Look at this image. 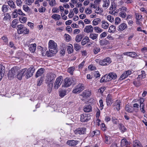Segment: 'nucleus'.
Segmentation results:
<instances>
[{
    "label": "nucleus",
    "mask_w": 147,
    "mask_h": 147,
    "mask_svg": "<svg viewBox=\"0 0 147 147\" xmlns=\"http://www.w3.org/2000/svg\"><path fill=\"white\" fill-rule=\"evenodd\" d=\"M57 44L53 40H50L49 42V51L46 52V54L48 57H51L57 52Z\"/></svg>",
    "instance_id": "f257e3e1"
},
{
    "label": "nucleus",
    "mask_w": 147,
    "mask_h": 147,
    "mask_svg": "<svg viewBox=\"0 0 147 147\" xmlns=\"http://www.w3.org/2000/svg\"><path fill=\"white\" fill-rule=\"evenodd\" d=\"M56 77V74L53 73H48L47 75V80L48 82H50L48 85L49 88L48 89V91L49 93H50L51 91L53 86V83Z\"/></svg>",
    "instance_id": "f03ea898"
},
{
    "label": "nucleus",
    "mask_w": 147,
    "mask_h": 147,
    "mask_svg": "<svg viewBox=\"0 0 147 147\" xmlns=\"http://www.w3.org/2000/svg\"><path fill=\"white\" fill-rule=\"evenodd\" d=\"M17 27L18 28L17 32L19 34H27L29 33V30L24 27L23 24L18 25H17Z\"/></svg>",
    "instance_id": "7ed1b4c3"
},
{
    "label": "nucleus",
    "mask_w": 147,
    "mask_h": 147,
    "mask_svg": "<svg viewBox=\"0 0 147 147\" xmlns=\"http://www.w3.org/2000/svg\"><path fill=\"white\" fill-rule=\"evenodd\" d=\"M73 79L72 78H66L64 80L62 84V87H68L70 86L73 83Z\"/></svg>",
    "instance_id": "20e7f679"
},
{
    "label": "nucleus",
    "mask_w": 147,
    "mask_h": 147,
    "mask_svg": "<svg viewBox=\"0 0 147 147\" xmlns=\"http://www.w3.org/2000/svg\"><path fill=\"white\" fill-rule=\"evenodd\" d=\"M84 89V85L79 84L77 85L73 89L72 92L74 93H79Z\"/></svg>",
    "instance_id": "39448f33"
},
{
    "label": "nucleus",
    "mask_w": 147,
    "mask_h": 147,
    "mask_svg": "<svg viewBox=\"0 0 147 147\" xmlns=\"http://www.w3.org/2000/svg\"><path fill=\"white\" fill-rule=\"evenodd\" d=\"M19 68L17 67L12 68L11 70L9 71L8 76L9 77L13 78L16 74L18 73Z\"/></svg>",
    "instance_id": "423d86ee"
},
{
    "label": "nucleus",
    "mask_w": 147,
    "mask_h": 147,
    "mask_svg": "<svg viewBox=\"0 0 147 147\" xmlns=\"http://www.w3.org/2000/svg\"><path fill=\"white\" fill-rule=\"evenodd\" d=\"M111 62V59L109 57H107L103 60H100L99 63L100 65L106 66L108 65Z\"/></svg>",
    "instance_id": "0eeeda50"
},
{
    "label": "nucleus",
    "mask_w": 147,
    "mask_h": 147,
    "mask_svg": "<svg viewBox=\"0 0 147 147\" xmlns=\"http://www.w3.org/2000/svg\"><path fill=\"white\" fill-rule=\"evenodd\" d=\"M62 77L59 76L57 78L54 84V88L55 89H57L62 84Z\"/></svg>",
    "instance_id": "6e6552de"
},
{
    "label": "nucleus",
    "mask_w": 147,
    "mask_h": 147,
    "mask_svg": "<svg viewBox=\"0 0 147 147\" xmlns=\"http://www.w3.org/2000/svg\"><path fill=\"white\" fill-rule=\"evenodd\" d=\"M86 129L85 127L78 128L76 129L74 132L76 134H86Z\"/></svg>",
    "instance_id": "1a4fd4ad"
},
{
    "label": "nucleus",
    "mask_w": 147,
    "mask_h": 147,
    "mask_svg": "<svg viewBox=\"0 0 147 147\" xmlns=\"http://www.w3.org/2000/svg\"><path fill=\"white\" fill-rule=\"evenodd\" d=\"M34 71V69L33 68H29L27 69L26 78L28 79L31 77Z\"/></svg>",
    "instance_id": "9d476101"
},
{
    "label": "nucleus",
    "mask_w": 147,
    "mask_h": 147,
    "mask_svg": "<svg viewBox=\"0 0 147 147\" xmlns=\"http://www.w3.org/2000/svg\"><path fill=\"white\" fill-rule=\"evenodd\" d=\"M136 24L139 26H142V16L138 13H136Z\"/></svg>",
    "instance_id": "9b49d317"
},
{
    "label": "nucleus",
    "mask_w": 147,
    "mask_h": 147,
    "mask_svg": "<svg viewBox=\"0 0 147 147\" xmlns=\"http://www.w3.org/2000/svg\"><path fill=\"white\" fill-rule=\"evenodd\" d=\"M131 73V70H129L123 72L121 76L119 79L120 80H123L127 78L128 76L130 75Z\"/></svg>",
    "instance_id": "f8f14e48"
},
{
    "label": "nucleus",
    "mask_w": 147,
    "mask_h": 147,
    "mask_svg": "<svg viewBox=\"0 0 147 147\" xmlns=\"http://www.w3.org/2000/svg\"><path fill=\"white\" fill-rule=\"evenodd\" d=\"M93 29L94 28L92 25H88L85 27L84 29V32L87 33H91L93 32Z\"/></svg>",
    "instance_id": "ddd939ff"
},
{
    "label": "nucleus",
    "mask_w": 147,
    "mask_h": 147,
    "mask_svg": "<svg viewBox=\"0 0 147 147\" xmlns=\"http://www.w3.org/2000/svg\"><path fill=\"white\" fill-rule=\"evenodd\" d=\"M103 139L105 143L108 144H111L113 142V139L109 136L105 135Z\"/></svg>",
    "instance_id": "4468645a"
},
{
    "label": "nucleus",
    "mask_w": 147,
    "mask_h": 147,
    "mask_svg": "<svg viewBox=\"0 0 147 147\" xmlns=\"http://www.w3.org/2000/svg\"><path fill=\"white\" fill-rule=\"evenodd\" d=\"M127 25L126 23H122L118 26L117 30L119 32H121L127 28Z\"/></svg>",
    "instance_id": "2eb2a0df"
},
{
    "label": "nucleus",
    "mask_w": 147,
    "mask_h": 147,
    "mask_svg": "<svg viewBox=\"0 0 147 147\" xmlns=\"http://www.w3.org/2000/svg\"><path fill=\"white\" fill-rule=\"evenodd\" d=\"M121 102L119 100H117L113 103V106L114 109H116L117 111L120 109V103Z\"/></svg>",
    "instance_id": "dca6fc26"
},
{
    "label": "nucleus",
    "mask_w": 147,
    "mask_h": 147,
    "mask_svg": "<svg viewBox=\"0 0 147 147\" xmlns=\"http://www.w3.org/2000/svg\"><path fill=\"white\" fill-rule=\"evenodd\" d=\"M112 100L111 96L109 94H108L106 99V102L108 106H110L111 105Z\"/></svg>",
    "instance_id": "f3484780"
},
{
    "label": "nucleus",
    "mask_w": 147,
    "mask_h": 147,
    "mask_svg": "<svg viewBox=\"0 0 147 147\" xmlns=\"http://www.w3.org/2000/svg\"><path fill=\"white\" fill-rule=\"evenodd\" d=\"M5 68L4 66L0 65V81L4 76V74L5 71Z\"/></svg>",
    "instance_id": "a211bd4d"
},
{
    "label": "nucleus",
    "mask_w": 147,
    "mask_h": 147,
    "mask_svg": "<svg viewBox=\"0 0 147 147\" xmlns=\"http://www.w3.org/2000/svg\"><path fill=\"white\" fill-rule=\"evenodd\" d=\"M98 34L94 33H90L89 35V38L92 40L96 41L98 39Z\"/></svg>",
    "instance_id": "6ab92c4d"
},
{
    "label": "nucleus",
    "mask_w": 147,
    "mask_h": 147,
    "mask_svg": "<svg viewBox=\"0 0 147 147\" xmlns=\"http://www.w3.org/2000/svg\"><path fill=\"white\" fill-rule=\"evenodd\" d=\"M138 77L137 78L140 80H142L143 78H144L146 77V74L144 71H141L138 73Z\"/></svg>",
    "instance_id": "aec40b11"
},
{
    "label": "nucleus",
    "mask_w": 147,
    "mask_h": 147,
    "mask_svg": "<svg viewBox=\"0 0 147 147\" xmlns=\"http://www.w3.org/2000/svg\"><path fill=\"white\" fill-rule=\"evenodd\" d=\"M45 69L43 68H41L39 69L36 73L35 76L36 78L41 76L42 74L44 72Z\"/></svg>",
    "instance_id": "412c9836"
},
{
    "label": "nucleus",
    "mask_w": 147,
    "mask_h": 147,
    "mask_svg": "<svg viewBox=\"0 0 147 147\" xmlns=\"http://www.w3.org/2000/svg\"><path fill=\"white\" fill-rule=\"evenodd\" d=\"M30 51L32 53L35 52L36 49V44L35 43L29 45L28 46Z\"/></svg>",
    "instance_id": "4be33fe9"
},
{
    "label": "nucleus",
    "mask_w": 147,
    "mask_h": 147,
    "mask_svg": "<svg viewBox=\"0 0 147 147\" xmlns=\"http://www.w3.org/2000/svg\"><path fill=\"white\" fill-rule=\"evenodd\" d=\"M89 118L86 115L82 114L81 115L80 120L82 122H87L89 120Z\"/></svg>",
    "instance_id": "5701e85b"
},
{
    "label": "nucleus",
    "mask_w": 147,
    "mask_h": 147,
    "mask_svg": "<svg viewBox=\"0 0 147 147\" xmlns=\"http://www.w3.org/2000/svg\"><path fill=\"white\" fill-rule=\"evenodd\" d=\"M91 95V92L89 90H86L84 91L82 93V96L83 97L87 98Z\"/></svg>",
    "instance_id": "b1692460"
},
{
    "label": "nucleus",
    "mask_w": 147,
    "mask_h": 147,
    "mask_svg": "<svg viewBox=\"0 0 147 147\" xmlns=\"http://www.w3.org/2000/svg\"><path fill=\"white\" fill-rule=\"evenodd\" d=\"M128 144V142L126 139L123 138L121 140V147H127Z\"/></svg>",
    "instance_id": "393cba45"
},
{
    "label": "nucleus",
    "mask_w": 147,
    "mask_h": 147,
    "mask_svg": "<svg viewBox=\"0 0 147 147\" xmlns=\"http://www.w3.org/2000/svg\"><path fill=\"white\" fill-rule=\"evenodd\" d=\"M67 90L63 89H59V94L60 97L61 98L63 97L66 95Z\"/></svg>",
    "instance_id": "a878e982"
},
{
    "label": "nucleus",
    "mask_w": 147,
    "mask_h": 147,
    "mask_svg": "<svg viewBox=\"0 0 147 147\" xmlns=\"http://www.w3.org/2000/svg\"><path fill=\"white\" fill-rule=\"evenodd\" d=\"M133 147H142V146L139 141L135 140L133 143Z\"/></svg>",
    "instance_id": "bb28decb"
},
{
    "label": "nucleus",
    "mask_w": 147,
    "mask_h": 147,
    "mask_svg": "<svg viewBox=\"0 0 147 147\" xmlns=\"http://www.w3.org/2000/svg\"><path fill=\"white\" fill-rule=\"evenodd\" d=\"M84 111L86 112H89L92 111V107L90 105L85 106L83 109Z\"/></svg>",
    "instance_id": "cd10ccee"
},
{
    "label": "nucleus",
    "mask_w": 147,
    "mask_h": 147,
    "mask_svg": "<svg viewBox=\"0 0 147 147\" xmlns=\"http://www.w3.org/2000/svg\"><path fill=\"white\" fill-rule=\"evenodd\" d=\"M67 144L71 146H74L78 144V142L77 141L75 140H68L67 142Z\"/></svg>",
    "instance_id": "c85d7f7f"
},
{
    "label": "nucleus",
    "mask_w": 147,
    "mask_h": 147,
    "mask_svg": "<svg viewBox=\"0 0 147 147\" xmlns=\"http://www.w3.org/2000/svg\"><path fill=\"white\" fill-rule=\"evenodd\" d=\"M100 50V47L97 45H95L93 49V52L95 54H97Z\"/></svg>",
    "instance_id": "c756f323"
},
{
    "label": "nucleus",
    "mask_w": 147,
    "mask_h": 147,
    "mask_svg": "<svg viewBox=\"0 0 147 147\" xmlns=\"http://www.w3.org/2000/svg\"><path fill=\"white\" fill-rule=\"evenodd\" d=\"M102 27L104 29H107L109 26V24L107 21L105 20L102 21L101 22Z\"/></svg>",
    "instance_id": "7c9ffc66"
},
{
    "label": "nucleus",
    "mask_w": 147,
    "mask_h": 147,
    "mask_svg": "<svg viewBox=\"0 0 147 147\" xmlns=\"http://www.w3.org/2000/svg\"><path fill=\"white\" fill-rule=\"evenodd\" d=\"M103 1L104 3L102 5V7L105 8L106 9L109 6L110 4V1L109 0H103Z\"/></svg>",
    "instance_id": "2f4dec72"
},
{
    "label": "nucleus",
    "mask_w": 147,
    "mask_h": 147,
    "mask_svg": "<svg viewBox=\"0 0 147 147\" xmlns=\"http://www.w3.org/2000/svg\"><path fill=\"white\" fill-rule=\"evenodd\" d=\"M108 75L110 78L111 80L112 79L114 80L116 79L117 77L116 74L114 73H109Z\"/></svg>",
    "instance_id": "473e14b6"
},
{
    "label": "nucleus",
    "mask_w": 147,
    "mask_h": 147,
    "mask_svg": "<svg viewBox=\"0 0 147 147\" xmlns=\"http://www.w3.org/2000/svg\"><path fill=\"white\" fill-rule=\"evenodd\" d=\"M100 21L101 20L100 18L95 19L92 21V25L94 26L97 25Z\"/></svg>",
    "instance_id": "72a5a7b5"
},
{
    "label": "nucleus",
    "mask_w": 147,
    "mask_h": 147,
    "mask_svg": "<svg viewBox=\"0 0 147 147\" xmlns=\"http://www.w3.org/2000/svg\"><path fill=\"white\" fill-rule=\"evenodd\" d=\"M141 80H139V79L137 78L133 82L134 84L136 86H139L140 85V81Z\"/></svg>",
    "instance_id": "f704fd0d"
},
{
    "label": "nucleus",
    "mask_w": 147,
    "mask_h": 147,
    "mask_svg": "<svg viewBox=\"0 0 147 147\" xmlns=\"http://www.w3.org/2000/svg\"><path fill=\"white\" fill-rule=\"evenodd\" d=\"M116 28L115 26L113 25L111 26L108 29V32L110 33H114L116 30Z\"/></svg>",
    "instance_id": "c9c22d12"
},
{
    "label": "nucleus",
    "mask_w": 147,
    "mask_h": 147,
    "mask_svg": "<svg viewBox=\"0 0 147 147\" xmlns=\"http://www.w3.org/2000/svg\"><path fill=\"white\" fill-rule=\"evenodd\" d=\"M89 37L88 36H86L82 41V45H84L89 41Z\"/></svg>",
    "instance_id": "e433bc0d"
},
{
    "label": "nucleus",
    "mask_w": 147,
    "mask_h": 147,
    "mask_svg": "<svg viewBox=\"0 0 147 147\" xmlns=\"http://www.w3.org/2000/svg\"><path fill=\"white\" fill-rule=\"evenodd\" d=\"M101 46H103L109 44V42L106 40H100L99 42Z\"/></svg>",
    "instance_id": "4c0bfd02"
},
{
    "label": "nucleus",
    "mask_w": 147,
    "mask_h": 147,
    "mask_svg": "<svg viewBox=\"0 0 147 147\" xmlns=\"http://www.w3.org/2000/svg\"><path fill=\"white\" fill-rule=\"evenodd\" d=\"M82 38V34H79L76 35L75 38V40L77 42H79Z\"/></svg>",
    "instance_id": "58836bf2"
},
{
    "label": "nucleus",
    "mask_w": 147,
    "mask_h": 147,
    "mask_svg": "<svg viewBox=\"0 0 147 147\" xmlns=\"http://www.w3.org/2000/svg\"><path fill=\"white\" fill-rule=\"evenodd\" d=\"M119 129L122 133H124L127 130L126 128L121 123L119 124Z\"/></svg>",
    "instance_id": "ea45409f"
},
{
    "label": "nucleus",
    "mask_w": 147,
    "mask_h": 147,
    "mask_svg": "<svg viewBox=\"0 0 147 147\" xmlns=\"http://www.w3.org/2000/svg\"><path fill=\"white\" fill-rule=\"evenodd\" d=\"M52 18L56 20H59L61 18L60 15L55 14L52 15Z\"/></svg>",
    "instance_id": "a19ab883"
},
{
    "label": "nucleus",
    "mask_w": 147,
    "mask_h": 147,
    "mask_svg": "<svg viewBox=\"0 0 147 147\" xmlns=\"http://www.w3.org/2000/svg\"><path fill=\"white\" fill-rule=\"evenodd\" d=\"M9 8L8 5H4L2 7V10L3 12H6L8 11Z\"/></svg>",
    "instance_id": "79ce46f5"
},
{
    "label": "nucleus",
    "mask_w": 147,
    "mask_h": 147,
    "mask_svg": "<svg viewBox=\"0 0 147 147\" xmlns=\"http://www.w3.org/2000/svg\"><path fill=\"white\" fill-rule=\"evenodd\" d=\"M7 3L10 7L13 8H16V5L14 2L12 1L9 0L7 1Z\"/></svg>",
    "instance_id": "37998d69"
},
{
    "label": "nucleus",
    "mask_w": 147,
    "mask_h": 147,
    "mask_svg": "<svg viewBox=\"0 0 147 147\" xmlns=\"http://www.w3.org/2000/svg\"><path fill=\"white\" fill-rule=\"evenodd\" d=\"M27 20V18L24 17L23 16H21L19 18V20L22 23H25L26 22Z\"/></svg>",
    "instance_id": "c03bdc74"
},
{
    "label": "nucleus",
    "mask_w": 147,
    "mask_h": 147,
    "mask_svg": "<svg viewBox=\"0 0 147 147\" xmlns=\"http://www.w3.org/2000/svg\"><path fill=\"white\" fill-rule=\"evenodd\" d=\"M94 28L95 31L97 33H100L103 31L102 29L97 26L94 27Z\"/></svg>",
    "instance_id": "a18cd8bd"
},
{
    "label": "nucleus",
    "mask_w": 147,
    "mask_h": 147,
    "mask_svg": "<svg viewBox=\"0 0 147 147\" xmlns=\"http://www.w3.org/2000/svg\"><path fill=\"white\" fill-rule=\"evenodd\" d=\"M18 20L17 19H15L13 20L12 22V23L11 24V26L14 28H16V25L18 23Z\"/></svg>",
    "instance_id": "49530a36"
},
{
    "label": "nucleus",
    "mask_w": 147,
    "mask_h": 147,
    "mask_svg": "<svg viewBox=\"0 0 147 147\" xmlns=\"http://www.w3.org/2000/svg\"><path fill=\"white\" fill-rule=\"evenodd\" d=\"M73 46L71 44H70L68 46V53H71L73 52Z\"/></svg>",
    "instance_id": "de8ad7c7"
},
{
    "label": "nucleus",
    "mask_w": 147,
    "mask_h": 147,
    "mask_svg": "<svg viewBox=\"0 0 147 147\" xmlns=\"http://www.w3.org/2000/svg\"><path fill=\"white\" fill-rule=\"evenodd\" d=\"M26 71H27V69L26 68H24L23 69H22L20 71V73L22 74V75L23 76H26Z\"/></svg>",
    "instance_id": "09e8293b"
},
{
    "label": "nucleus",
    "mask_w": 147,
    "mask_h": 147,
    "mask_svg": "<svg viewBox=\"0 0 147 147\" xmlns=\"http://www.w3.org/2000/svg\"><path fill=\"white\" fill-rule=\"evenodd\" d=\"M117 5H115L114 2L111 3V6L110 8V10H115L116 7Z\"/></svg>",
    "instance_id": "8fccbe9b"
},
{
    "label": "nucleus",
    "mask_w": 147,
    "mask_h": 147,
    "mask_svg": "<svg viewBox=\"0 0 147 147\" xmlns=\"http://www.w3.org/2000/svg\"><path fill=\"white\" fill-rule=\"evenodd\" d=\"M121 19L119 17H116L115 20V25H118L121 22Z\"/></svg>",
    "instance_id": "3c124183"
},
{
    "label": "nucleus",
    "mask_w": 147,
    "mask_h": 147,
    "mask_svg": "<svg viewBox=\"0 0 147 147\" xmlns=\"http://www.w3.org/2000/svg\"><path fill=\"white\" fill-rule=\"evenodd\" d=\"M75 70V68L73 67H71L67 69V71L69 73L71 74L72 75L73 71Z\"/></svg>",
    "instance_id": "603ef678"
},
{
    "label": "nucleus",
    "mask_w": 147,
    "mask_h": 147,
    "mask_svg": "<svg viewBox=\"0 0 147 147\" xmlns=\"http://www.w3.org/2000/svg\"><path fill=\"white\" fill-rule=\"evenodd\" d=\"M107 19L111 22H112L114 21V17L111 15H109L107 16Z\"/></svg>",
    "instance_id": "864d4df0"
},
{
    "label": "nucleus",
    "mask_w": 147,
    "mask_h": 147,
    "mask_svg": "<svg viewBox=\"0 0 147 147\" xmlns=\"http://www.w3.org/2000/svg\"><path fill=\"white\" fill-rule=\"evenodd\" d=\"M125 110L128 112H131L132 111L131 107L128 105H126L125 108Z\"/></svg>",
    "instance_id": "5fc2aeb1"
},
{
    "label": "nucleus",
    "mask_w": 147,
    "mask_h": 147,
    "mask_svg": "<svg viewBox=\"0 0 147 147\" xmlns=\"http://www.w3.org/2000/svg\"><path fill=\"white\" fill-rule=\"evenodd\" d=\"M138 56V54L136 53L135 52H131V53L130 54L129 57L134 58Z\"/></svg>",
    "instance_id": "6e6d98bb"
},
{
    "label": "nucleus",
    "mask_w": 147,
    "mask_h": 147,
    "mask_svg": "<svg viewBox=\"0 0 147 147\" xmlns=\"http://www.w3.org/2000/svg\"><path fill=\"white\" fill-rule=\"evenodd\" d=\"M96 9L95 11V12L96 13H100L102 12V9L100 8L99 7L96 8Z\"/></svg>",
    "instance_id": "4d7b16f0"
},
{
    "label": "nucleus",
    "mask_w": 147,
    "mask_h": 147,
    "mask_svg": "<svg viewBox=\"0 0 147 147\" xmlns=\"http://www.w3.org/2000/svg\"><path fill=\"white\" fill-rule=\"evenodd\" d=\"M119 16L123 18H125L126 17L127 14L125 12H120L119 13Z\"/></svg>",
    "instance_id": "13d9d810"
},
{
    "label": "nucleus",
    "mask_w": 147,
    "mask_h": 147,
    "mask_svg": "<svg viewBox=\"0 0 147 147\" xmlns=\"http://www.w3.org/2000/svg\"><path fill=\"white\" fill-rule=\"evenodd\" d=\"M120 11L121 12H125V11H127V8L125 7H122L120 9Z\"/></svg>",
    "instance_id": "bf43d9fd"
},
{
    "label": "nucleus",
    "mask_w": 147,
    "mask_h": 147,
    "mask_svg": "<svg viewBox=\"0 0 147 147\" xmlns=\"http://www.w3.org/2000/svg\"><path fill=\"white\" fill-rule=\"evenodd\" d=\"M64 36L66 39V40L67 41H69L71 40V37L68 34H65Z\"/></svg>",
    "instance_id": "052dcab7"
},
{
    "label": "nucleus",
    "mask_w": 147,
    "mask_h": 147,
    "mask_svg": "<svg viewBox=\"0 0 147 147\" xmlns=\"http://www.w3.org/2000/svg\"><path fill=\"white\" fill-rule=\"evenodd\" d=\"M94 133V134L93 136L99 135L100 134V132L99 131L96 130L92 131V133Z\"/></svg>",
    "instance_id": "680f3d73"
},
{
    "label": "nucleus",
    "mask_w": 147,
    "mask_h": 147,
    "mask_svg": "<svg viewBox=\"0 0 147 147\" xmlns=\"http://www.w3.org/2000/svg\"><path fill=\"white\" fill-rule=\"evenodd\" d=\"M107 76H104L100 80V82L101 83L103 82H106L108 81V80H105V77H106Z\"/></svg>",
    "instance_id": "e2e57ef3"
},
{
    "label": "nucleus",
    "mask_w": 147,
    "mask_h": 147,
    "mask_svg": "<svg viewBox=\"0 0 147 147\" xmlns=\"http://www.w3.org/2000/svg\"><path fill=\"white\" fill-rule=\"evenodd\" d=\"M17 10L15 9L13 13V17L14 18H16L18 17V13L17 12Z\"/></svg>",
    "instance_id": "0e129e2a"
},
{
    "label": "nucleus",
    "mask_w": 147,
    "mask_h": 147,
    "mask_svg": "<svg viewBox=\"0 0 147 147\" xmlns=\"http://www.w3.org/2000/svg\"><path fill=\"white\" fill-rule=\"evenodd\" d=\"M74 47L76 51H78L80 49V45L77 43H75L74 44Z\"/></svg>",
    "instance_id": "69168bd1"
},
{
    "label": "nucleus",
    "mask_w": 147,
    "mask_h": 147,
    "mask_svg": "<svg viewBox=\"0 0 147 147\" xmlns=\"http://www.w3.org/2000/svg\"><path fill=\"white\" fill-rule=\"evenodd\" d=\"M94 75L96 78L99 77L100 76V74L98 71H95L94 73Z\"/></svg>",
    "instance_id": "338daca9"
},
{
    "label": "nucleus",
    "mask_w": 147,
    "mask_h": 147,
    "mask_svg": "<svg viewBox=\"0 0 147 147\" xmlns=\"http://www.w3.org/2000/svg\"><path fill=\"white\" fill-rule=\"evenodd\" d=\"M23 9L26 12L28 11L29 10V8L26 5H24L23 6Z\"/></svg>",
    "instance_id": "774afa93"
}]
</instances>
